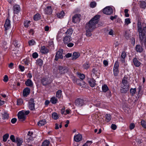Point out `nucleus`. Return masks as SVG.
<instances>
[{
	"label": "nucleus",
	"instance_id": "nucleus-1",
	"mask_svg": "<svg viewBox=\"0 0 146 146\" xmlns=\"http://www.w3.org/2000/svg\"><path fill=\"white\" fill-rule=\"evenodd\" d=\"M100 18L98 15H95L88 23L86 24L85 27L86 30V35L87 36H90L92 35L91 32L96 28V25L98 21V19Z\"/></svg>",
	"mask_w": 146,
	"mask_h": 146
},
{
	"label": "nucleus",
	"instance_id": "nucleus-2",
	"mask_svg": "<svg viewBox=\"0 0 146 146\" xmlns=\"http://www.w3.org/2000/svg\"><path fill=\"white\" fill-rule=\"evenodd\" d=\"M143 29H142L141 22L138 21L137 28L139 33V36L140 40H143L145 36H146V24L145 23L142 25Z\"/></svg>",
	"mask_w": 146,
	"mask_h": 146
},
{
	"label": "nucleus",
	"instance_id": "nucleus-3",
	"mask_svg": "<svg viewBox=\"0 0 146 146\" xmlns=\"http://www.w3.org/2000/svg\"><path fill=\"white\" fill-rule=\"evenodd\" d=\"M30 113L29 110L25 111L24 110L19 111L17 114L18 118L20 121H23L26 118V115Z\"/></svg>",
	"mask_w": 146,
	"mask_h": 146
},
{
	"label": "nucleus",
	"instance_id": "nucleus-4",
	"mask_svg": "<svg viewBox=\"0 0 146 146\" xmlns=\"http://www.w3.org/2000/svg\"><path fill=\"white\" fill-rule=\"evenodd\" d=\"M75 105L78 107H81L85 104V102L83 99L78 98L75 102Z\"/></svg>",
	"mask_w": 146,
	"mask_h": 146
},
{
	"label": "nucleus",
	"instance_id": "nucleus-5",
	"mask_svg": "<svg viewBox=\"0 0 146 146\" xmlns=\"http://www.w3.org/2000/svg\"><path fill=\"white\" fill-rule=\"evenodd\" d=\"M63 52V50L62 49H60L57 52L55 56V59L56 61H58L59 59L63 58L62 54Z\"/></svg>",
	"mask_w": 146,
	"mask_h": 146
},
{
	"label": "nucleus",
	"instance_id": "nucleus-6",
	"mask_svg": "<svg viewBox=\"0 0 146 146\" xmlns=\"http://www.w3.org/2000/svg\"><path fill=\"white\" fill-rule=\"evenodd\" d=\"M59 73L61 74H64L68 71V69L66 66H58V68Z\"/></svg>",
	"mask_w": 146,
	"mask_h": 146
},
{
	"label": "nucleus",
	"instance_id": "nucleus-7",
	"mask_svg": "<svg viewBox=\"0 0 146 146\" xmlns=\"http://www.w3.org/2000/svg\"><path fill=\"white\" fill-rule=\"evenodd\" d=\"M113 11L112 8L110 6H107L104 9L103 12L104 14L110 15L113 13Z\"/></svg>",
	"mask_w": 146,
	"mask_h": 146
},
{
	"label": "nucleus",
	"instance_id": "nucleus-8",
	"mask_svg": "<svg viewBox=\"0 0 146 146\" xmlns=\"http://www.w3.org/2000/svg\"><path fill=\"white\" fill-rule=\"evenodd\" d=\"M119 66V64L118 62L117 61H116L115 63L113 68V74L115 76H117L118 74Z\"/></svg>",
	"mask_w": 146,
	"mask_h": 146
},
{
	"label": "nucleus",
	"instance_id": "nucleus-9",
	"mask_svg": "<svg viewBox=\"0 0 146 146\" xmlns=\"http://www.w3.org/2000/svg\"><path fill=\"white\" fill-rule=\"evenodd\" d=\"M81 16L80 14H76L74 15L72 18V21L74 23L79 22Z\"/></svg>",
	"mask_w": 146,
	"mask_h": 146
},
{
	"label": "nucleus",
	"instance_id": "nucleus-10",
	"mask_svg": "<svg viewBox=\"0 0 146 146\" xmlns=\"http://www.w3.org/2000/svg\"><path fill=\"white\" fill-rule=\"evenodd\" d=\"M29 109L31 110H35V104L34 100L33 99H31L29 102Z\"/></svg>",
	"mask_w": 146,
	"mask_h": 146
},
{
	"label": "nucleus",
	"instance_id": "nucleus-11",
	"mask_svg": "<svg viewBox=\"0 0 146 146\" xmlns=\"http://www.w3.org/2000/svg\"><path fill=\"white\" fill-rule=\"evenodd\" d=\"M21 8L19 5L15 4L13 5V9L15 14H18L21 11Z\"/></svg>",
	"mask_w": 146,
	"mask_h": 146
},
{
	"label": "nucleus",
	"instance_id": "nucleus-12",
	"mask_svg": "<svg viewBox=\"0 0 146 146\" xmlns=\"http://www.w3.org/2000/svg\"><path fill=\"white\" fill-rule=\"evenodd\" d=\"M10 21L8 19H6L4 27L5 30L9 29L11 27Z\"/></svg>",
	"mask_w": 146,
	"mask_h": 146
},
{
	"label": "nucleus",
	"instance_id": "nucleus-13",
	"mask_svg": "<svg viewBox=\"0 0 146 146\" xmlns=\"http://www.w3.org/2000/svg\"><path fill=\"white\" fill-rule=\"evenodd\" d=\"M30 92V90L28 87L25 88L23 91V95L24 97H27Z\"/></svg>",
	"mask_w": 146,
	"mask_h": 146
},
{
	"label": "nucleus",
	"instance_id": "nucleus-14",
	"mask_svg": "<svg viewBox=\"0 0 146 146\" xmlns=\"http://www.w3.org/2000/svg\"><path fill=\"white\" fill-rule=\"evenodd\" d=\"M129 86H123L122 85L120 89L121 92L123 93H126L129 90Z\"/></svg>",
	"mask_w": 146,
	"mask_h": 146
},
{
	"label": "nucleus",
	"instance_id": "nucleus-15",
	"mask_svg": "<svg viewBox=\"0 0 146 146\" xmlns=\"http://www.w3.org/2000/svg\"><path fill=\"white\" fill-rule=\"evenodd\" d=\"M82 135L81 134H78L74 135V139L75 141L78 142L82 140Z\"/></svg>",
	"mask_w": 146,
	"mask_h": 146
},
{
	"label": "nucleus",
	"instance_id": "nucleus-16",
	"mask_svg": "<svg viewBox=\"0 0 146 146\" xmlns=\"http://www.w3.org/2000/svg\"><path fill=\"white\" fill-rule=\"evenodd\" d=\"M72 40V38L70 36L67 35L64 38L63 41L65 44H67Z\"/></svg>",
	"mask_w": 146,
	"mask_h": 146
},
{
	"label": "nucleus",
	"instance_id": "nucleus-17",
	"mask_svg": "<svg viewBox=\"0 0 146 146\" xmlns=\"http://www.w3.org/2000/svg\"><path fill=\"white\" fill-rule=\"evenodd\" d=\"M44 11L45 14L50 15L52 13V10L51 6H48L44 9Z\"/></svg>",
	"mask_w": 146,
	"mask_h": 146
},
{
	"label": "nucleus",
	"instance_id": "nucleus-18",
	"mask_svg": "<svg viewBox=\"0 0 146 146\" xmlns=\"http://www.w3.org/2000/svg\"><path fill=\"white\" fill-rule=\"evenodd\" d=\"M41 82L43 85H46L50 82L48 79L47 78H43L41 80Z\"/></svg>",
	"mask_w": 146,
	"mask_h": 146
},
{
	"label": "nucleus",
	"instance_id": "nucleus-19",
	"mask_svg": "<svg viewBox=\"0 0 146 146\" xmlns=\"http://www.w3.org/2000/svg\"><path fill=\"white\" fill-rule=\"evenodd\" d=\"M25 84L27 86L31 87L33 86V83L31 80L28 79L25 82Z\"/></svg>",
	"mask_w": 146,
	"mask_h": 146
},
{
	"label": "nucleus",
	"instance_id": "nucleus-20",
	"mask_svg": "<svg viewBox=\"0 0 146 146\" xmlns=\"http://www.w3.org/2000/svg\"><path fill=\"white\" fill-rule=\"evenodd\" d=\"M96 81L93 79H90L88 80V82L90 86L92 87H94L95 85Z\"/></svg>",
	"mask_w": 146,
	"mask_h": 146
},
{
	"label": "nucleus",
	"instance_id": "nucleus-21",
	"mask_svg": "<svg viewBox=\"0 0 146 146\" xmlns=\"http://www.w3.org/2000/svg\"><path fill=\"white\" fill-rule=\"evenodd\" d=\"M23 140L22 139L19 138H17L16 142L17 143V146H21L23 143Z\"/></svg>",
	"mask_w": 146,
	"mask_h": 146
},
{
	"label": "nucleus",
	"instance_id": "nucleus-22",
	"mask_svg": "<svg viewBox=\"0 0 146 146\" xmlns=\"http://www.w3.org/2000/svg\"><path fill=\"white\" fill-rule=\"evenodd\" d=\"M133 62L134 65L136 67H139L141 64L140 62L136 58H135L133 59Z\"/></svg>",
	"mask_w": 146,
	"mask_h": 146
},
{
	"label": "nucleus",
	"instance_id": "nucleus-23",
	"mask_svg": "<svg viewBox=\"0 0 146 146\" xmlns=\"http://www.w3.org/2000/svg\"><path fill=\"white\" fill-rule=\"evenodd\" d=\"M80 56V54L78 52H74L73 53L72 56V59L73 60H76Z\"/></svg>",
	"mask_w": 146,
	"mask_h": 146
},
{
	"label": "nucleus",
	"instance_id": "nucleus-24",
	"mask_svg": "<svg viewBox=\"0 0 146 146\" xmlns=\"http://www.w3.org/2000/svg\"><path fill=\"white\" fill-rule=\"evenodd\" d=\"M65 15L63 11H62L57 14V17L60 19H62Z\"/></svg>",
	"mask_w": 146,
	"mask_h": 146
},
{
	"label": "nucleus",
	"instance_id": "nucleus-25",
	"mask_svg": "<svg viewBox=\"0 0 146 146\" xmlns=\"http://www.w3.org/2000/svg\"><path fill=\"white\" fill-rule=\"evenodd\" d=\"M73 32V30L72 28H70L68 29L65 32V33L67 35L70 36L72 34Z\"/></svg>",
	"mask_w": 146,
	"mask_h": 146
},
{
	"label": "nucleus",
	"instance_id": "nucleus-26",
	"mask_svg": "<svg viewBox=\"0 0 146 146\" xmlns=\"http://www.w3.org/2000/svg\"><path fill=\"white\" fill-rule=\"evenodd\" d=\"M42 60L40 58L37 59L36 60V65L39 66H41L43 64Z\"/></svg>",
	"mask_w": 146,
	"mask_h": 146
},
{
	"label": "nucleus",
	"instance_id": "nucleus-27",
	"mask_svg": "<svg viewBox=\"0 0 146 146\" xmlns=\"http://www.w3.org/2000/svg\"><path fill=\"white\" fill-rule=\"evenodd\" d=\"M136 50L137 52H141L143 51V48L142 47L139 45H137L136 46Z\"/></svg>",
	"mask_w": 146,
	"mask_h": 146
},
{
	"label": "nucleus",
	"instance_id": "nucleus-28",
	"mask_svg": "<svg viewBox=\"0 0 146 146\" xmlns=\"http://www.w3.org/2000/svg\"><path fill=\"white\" fill-rule=\"evenodd\" d=\"M46 123V121L45 119L39 121L37 123L38 125L40 126L43 125Z\"/></svg>",
	"mask_w": 146,
	"mask_h": 146
},
{
	"label": "nucleus",
	"instance_id": "nucleus-29",
	"mask_svg": "<svg viewBox=\"0 0 146 146\" xmlns=\"http://www.w3.org/2000/svg\"><path fill=\"white\" fill-rule=\"evenodd\" d=\"M58 101L57 99L55 97H52L50 100V101L52 104H55Z\"/></svg>",
	"mask_w": 146,
	"mask_h": 146
},
{
	"label": "nucleus",
	"instance_id": "nucleus-30",
	"mask_svg": "<svg viewBox=\"0 0 146 146\" xmlns=\"http://www.w3.org/2000/svg\"><path fill=\"white\" fill-rule=\"evenodd\" d=\"M102 90L104 92H106L108 90V88L107 85L104 84L102 86Z\"/></svg>",
	"mask_w": 146,
	"mask_h": 146
},
{
	"label": "nucleus",
	"instance_id": "nucleus-31",
	"mask_svg": "<svg viewBox=\"0 0 146 146\" xmlns=\"http://www.w3.org/2000/svg\"><path fill=\"white\" fill-rule=\"evenodd\" d=\"M111 119V117L109 114H107L106 115V121L107 122H109Z\"/></svg>",
	"mask_w": 146,
	"mask_h": 146
},
{
	"label": "nucleus",
	"instance_id": "nucleus-32",
	"mask_svg": "<svg viewBox=\"0 0 146 146\" xmlns=\"http://www.w3.org/2000/svg\"><path fill=\"white\" fill-rule=\"evenodd\" d=\"M84 69H87L90 67V64L88 62H86L83 65Z\"/></svg>",
	"mask_w": 146,
	"mask_h": 146
},
{
	"label": "nucleus",
	"instance_id": "nucleus-33",
	"mask_svg": "<svg viewBox=\"0 0 146 146\" xmlns=\"http://www.w3.org/2000/svg\"><path fill=\"white\" fill-rule=\"evenodd\" d=\"M62 95V91L60 90H59L56 93V96L58 98H60L61 96Z\"/></svg>",
	"mask_w": 146,
	"mask_h": 146
},
{
	"label": "nucleus",
	"instance_id": "nucleus-34",
	"mask_svg": "<svg viewBox=\"0 0 146 146\" xmlns=\"http://www.w3.org/2000/svg\"><path fill=\"white\" fill-rule=\"evenodd\" d=\"M40 18V15L39 14H36L34 17V19L35 21H37L39 20Z\"/></svg>",
	"mask_w": 146,
	"mask_h": 146
},
{
	"label": "nucleus",
	"instance_id": "nucleus-35",
	"mask_svg": "<svg viewBox=\"0 0 146 146\" xmlns=\"http://www.w3.org/2000/svg\"><path fill=\"white\" fill-rule=\"evenodd\" d=\"M136 92V89L135 88H131L130 89V94L132 96H133L135 95Z\"/></svg>",
	"mask_w": 146,
	"mask_h": 146
},
{
	"label": "nucleus",
	"instance_id": "nucleus-36",
	"mask_svg": "<svg viewBox=\"0 0 146 146\" xmlns=\"http://www.w3.org/2000/svg\"><path fill=\"white\" fill-rule=\"evenodd\" d=\"M52 118L54 119H57L58 118V116L57 113L55 112H54L52 114Z\"/></svg>",
	"mask_w": 146,
	"mask_h": 146
},
{
	"label": "nucleus",
	"instance_id": "nucleus-37",
	"mask_svg": "<svg viewBox=\"0 0 146 146\" xmlns=\"http://www.w3.org/2000/svg\"><path fill=\"white\" fill-rule=\"evenodd\" d=\"M31 21H26L24 22V25L25 27H28L30 25Z\"/></svg>",
	"mask_w": 146,
	"mask_h": 146
},
{
	"label": "nucleus",
	"instance_id": "nucleus-38",
	"mask_svg": "<svg viewBox=\"0 0 146 146\" xmlns=\"http://www.w3.org/2000/svg\"><path fill=\"white\" fill-rule=\"evenodd\" d=\"M49 143L50 142L49 141L46 140L42 143V146H48Z\"/></svg>",
	"mask_w": 146,
	"mask_h": 146
},
{
	"label": "nucleus",
	"instance_id": "nucleus-39",
	"mask_svg": "<svg viewBox=\"0 0 146 146\" xmlns=\"http://www.w3.org/2000/svg\"><path fill=\"white\" fill-rule=\"evenodd\" d=\"M28 43L29 45L30 46H32L34 45L36 43V42H35V41L33 39L30 40L29 41Z\"/></svg>",
	"mask_w": 146,
	"mask_h": 146
},
{
	"label": "nucleus",
	"instance_id": "nucleus-40",
	"mask_svg": "<svg viewBox=\"0 0 146 146\" xmlns=\"http://www.w3.org/2000/svg\"><path fill=\"white\" fill-rule=\"evenodd\" d=\"M131 22V19L129 18H126L125 19V25H127L129 24Z\"/></svg>",
	"mask_w": 146,
	"mask_h": 146
},
{
	"label": "nucleus",
	"instance_id": "nucleus-41",
	"mask_svg": "<svg viewBox=\"0 0 146 146\" xmlns=\"http://www.w3.org/2000/svg\"><path fill=\"white\" fill-rule=\"evenodd\" d=\"M2 117L3 119H7L9 117V115L6 113H4L2 114Z\"/></svg>",
	"mask_w": 146,
	"mask_h": 146
},
{
	"label": "nucleus",
	"instance_id": "nucleus-42",
	"mask_svg": "<svg viewBox=\"0 0 146 146\" xmlns=\"http://www.w3.org/2000/svg\"><path fill=\"white\" fill-rule=\"evenodd\" d=\"M9 137V135L8 134H5L3 137V141L5 142L7 141V139Z\"/></svg>",
	"mask_w": 146,
	"mask_h": 146
},
{
	"label": "nucleus",
	"instance_id": "nucleus-43",
	"mask_svg": "<svg viewBox=\"0 0 146 146\" xmlns=\"http://www.w3.org/2000/svg\"><path fill=\"white\" fill-rule=\"evenodd\" d=\"M123 86H129L127 81L125 79L123 78L122 80Z\"/></svg>",
	"mask_w": 146,
	"mask_h": 146
},
{
	"label": "nucleus",
	"instance_id": "nucleus-44",
	"mask_svg": "<svg viewBox=\"0 0 146 146\" xmlns=\"http://www.w3.org/2000/svg\"><path fill=\"white\" fill-rule=\"evenodd\" d=\"M141 124L142 127L146 129V123L145 121L143 120L141 121Z\"/></svg>",
	"mask_w": 146,
	"mask_h": 146
},
{
	"label": "nucleus",
	"instance_id": "nucleus-45",
	"mask_svg": "<svg viewBox=\"0 0 146 146\" xmlns=\"http://www.w3.org/2000/svg\"><path fill=\"white\" fill-rule=\"evenodd\" d=\"M17 104L19 105L22 104L23 103V101L22 99H18L17 100Z\"/></svg>",
	"mask_w": 146,
	"mask_h": 146
},
{
	"label": "nucleus",
	"instance_id": "nucleus-46",
	"mask_svg": "<svg viewBox=\"0 0 146 146\" xmlns=\"http://www.w3.org/2000/svg\"><path fill=\"white\" fill-rule=\"evenodd\" d=\"M96 3L95 2H91L90 4V7L92 8H94L96 6Z\"/></svg>",
	"mask_w": 146,
	"mask_h": 146
},
{
	"label": "nucleus",
	"instance_id": "nucleus-47",
	"mask_svg": "<svg viewBox=\"0 0 146 146\" xmlns=\"http://www.w3.org/2000/svg\"><path fill=\"white\" fill-rule=\"evenodd\" d=\"M13 44L15 47H17L20 46V44L18 43V42L17 40H15L13 42Z\"/></svg>",
	"mask_w": 146,
	"mask_h": 146
},
{
	"label": "nucleus",
	"instance_id": "nucleus-48",
	"mask_svg": "<svg viewBox=\"0 0 146 146\" xmlns=\"http://www.w3.org/2000/svg\"><path fill=\"white\" fill-rule=\"evenodd\" d=\"M78 77L81 80H83L85 78V75L82 74H78Z\"/></svg>",
	"mask_w": 146,
	"mask_h": 146
},
{
	"label": "nucleus",
	"instance_id": "nucleus-49",
	"mask_svg": "<svg viewBox=\"0 0 146 146\" xmlns=\"http://www.w3.org/2000/svg\"><path fill=\"white\" fill-rule=\"evenodd\" d=\"M10 139L13 142H15L16 140L15 139V137L13 135H11L10 137Z\"/></svg>",
	"mask_w": 146,
	"mask_h": 146
},
{
	"label": "nucleus",
	"instance_id": "nucleus-50",
	"mask_svg": "<svg viewBox=\"0 0 146 146\" xmlns=\"http://www.w3.org/2000/svg\"><path fill=\"white\" fill-rule=\"evenodd\" d=\"M140 5L142 8H145L146 6V3L144 1H142Z\"/></svg>",
	"mask_w": 146,
	"mask_h": 146
},
{
	"label": "nucleus",
	"instance_id": "nucleus-51",
	"mask_svg": "<svg viewBox=\"0 0 146 146\" xmlns=\"http://www.w3.org/2000/svg\"><path fill=\"white\" fill-rule=\"evenodd\" d=\"M41 51L43 53H47L48 52V50L45 48H41Z\"/></svg>",
	"mask_w": 146,
	"mask_h": 146
},
{
	"label": "nucleus",
	"instance_id": "nucleus-52",
	"mask_svg": "<svg viewBox=\"0 0 146 146\" xmlns=\"http://www.w3.org/2000/svg\"><path fill=\"white\" fill-rule=\"evenodd\" d=\"M5 104V101L3 98L0 97V106H1Z\"/></svg>",
	"mask_w": 146,
	"mask_h": 146
},
{
	"label": "nucleus",
	"instance_id": "nucleus-53",
	"mask_svg": "<svg viewBox=\"0 0 146 146\" xmlns=\"http://www.w3.org/2000/svg\"><path fill=\"white\" fill-rule=\"evenodd\" d=\"M38 56V53L36 52L33 53L32 54V57L34 58H36Z\"/></svg>",
	"mask_w": 146,
	"mask_h": 146
},
{
	"label": "nucleus",
	"instance_id": "nucleus-54",
	"mask_svg": "<svg viewBox=\"0 0 146 146\" xmlns=\"http://www.w3.org/2000/svg\"><path fill=\"white\" fill-rule=\"evenodd\" d=\"M19 67L21 72H23L25 70V68L24 66L19 65Z\"/></svg>",
	"mask_w": 146,
	"mask_h": 146
},
{
	"label": "nucleus",
	"instance_id": "nucleus-55",
	"mask_svg": "<svg viewBox=\"0 0 146 146\" xmlns=\"http://www.w3.org/2000/svg\"><path fill=\"white\" fill-rule=\"evenodd\" d=\"M8 80V77L7 75H5L4 76L3 81L5 82H7Z\"/></svg>",
	"mask_w": 146,
	"mask_h": 146
},
{
	"label": "nucleus",
	"instance_id": "nucleus-56",
	"mask_svg": "<svg viewBox=\"0 0 146 146\" xmlns=\"http://www.w3.org/2000/svg\"><path fill=\"white\" fill-rule=\"evenodd\" d=\"M135 127V124L134 123H132L130 124L129 126V128L130 129L132 130L134 129Z\"/></svg>",
	"mask_w": 146,
	"mask_h": 146
},
{
	"label": "nucleus",
	"instance_id": "nucleus-57",
	"mask_svg": "<svg viewBox=\"0 0 146 146\" xmlns=\"http://www.w3.org/2000/svg\"><path fill=\"white\" fill-rule=\"evenodd\" d=\"M117 127L116 125L115 124H112L111 125V128L112 129L114 130L116 129L117 128Z\"/></svg>",
	"mask_w": 146,
	"mask_h": 146
},
{
	"label": "nucleus",
	"instance_id": "nucleus-58",
	"mask_svg": "<svg viewBox=\"0 0 146 146\" xmlns=\"http://www.w3.org/2000/svg\"><path fill=\"white\" fill-rule=\"evenodd\" d=\"M24 62L25 64L28 65L29 63V61L28 59H26L24 60Z\"/></svg>",
	"mask_w": 146,
	"mask_h": 146
},
{
	"label": "nucleus",
	"instance_id": "nucleus-59",
	"mask_svg": "<svg viewBox=\"0 0 146 146\" xmlns=\"http://www.w3.org/2000/svg\"><path fill=\"white\" fill-rule=\"evenodd\" d=\"M108 34L110 35L113 36L114 34V31L112 29H110L109 30Z\"/></svg>",
	"mask_w": 146,
	"mask_h": 146
},
{
	"label": "nucleus",
	"instance_id": "nucleus-60",
	"mask_svg": "<svg viewBox=\"0 0 146 146\" xmlns=\"http://www.w3.org/2000/svg\"><path fill=\"white\" fill-rule=\"evenodd\" d=\"M70 111L71 110L69 109L66 110L65 111V113H64V115H66L67 114H69L70 113Z\"/></svg>",
	"mask_w": 146,
	"mask_h": 146
},
{
	"label": "nucleus",
	"instance_id": "nucleus-61",
	"mask_svg": "<svg viewBox=\"0 0 146 146\" xmlns=\"http://www.w3.org/2000/svg\"><path fill=\"white\" fill-rule=\"evenodd\" d=\"M126 56V54L125 52H123L121 55V58H125Z\"/></svg>",
	"mask_w": 146,
	"mask_h": 146
},
{
	"label": "nucleus",
	"instance_id": "nucleus-62",
	"mask_svg": "<svg viewBox=\"0 0 146 146\" xmlns=\"http://www.w3.org/2000/svg\"><path fill=\"white\" fill-rule=\"evenodd\" d=\"M17 119L16 118H13L11 120V122L12 123H15L17 121Z\"/></svg>",
	"mask_w": 146,
	"mask_h": 146
},
{
	"label": "nucleus",
	"instance_id": "nucleus-63",
	"mask_svg": "<svg viewBox=\"0 0 146 146\" xmlns=\"http://www.w3.org/2000/svg\"><path fill=\"white\" fill-rule=\"evenodd\" d=\"M8 66L11 69L13 68V64L12 62L10 63V64H9Z\"/></svg>",
	"mask_w": 146,
	"mask_h": 146
},
{
	"label": "nucleus",
	"instance_id": "nucleus-64",
	"mask_svg": "<svg viewBox=\"0 0 146 146\" xmlns=\"http://www.w3.org/2000/svg\"><path fill=\"white\" fill-rule=\"evenodd\" d=\"M74 45V44L73 43L70 42L68 43V44H67V46L69 47H71L73 46Z\"/></svg>",
	"mask_w": 146,
	"mask_h": 146
}]
</instances>
